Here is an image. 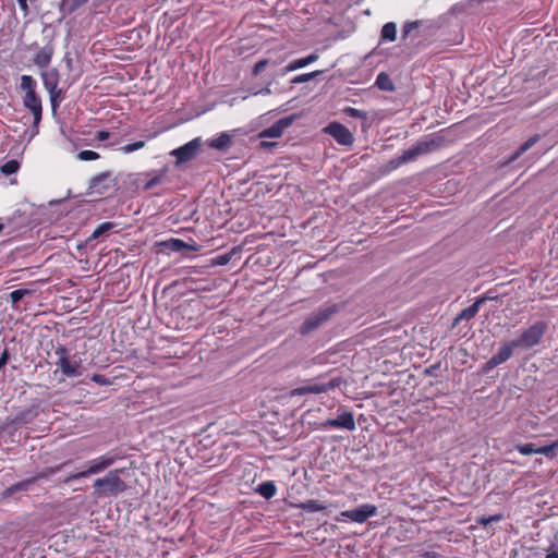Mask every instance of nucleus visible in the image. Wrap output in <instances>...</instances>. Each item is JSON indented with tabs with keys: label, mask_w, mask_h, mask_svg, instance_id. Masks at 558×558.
<instances>
[{
	"label": "nucleus",
	"mask_w": 558,
	"mask_h": 558,
	"mask_svg": "<svg viewBox=\"0 0 558 558\" xmlns=\"http://www.w3.org/2000/svg\"><path fill=\"white\" fill-rule=\"evenodd\" d=\"M114 227H116V223L109 222V221L100 223L94 230V232L89 236L88 241L96 240V239H98L100 236H104V235L108 234Z\"/></svg>",
	"instance_id": "23"
},
{
	"label": "nucleus",
	"mask_w": 558,
	"mask_h": 558,
	"mask_svg": "<svg viewBox=\"0 0 558 558\" xmlns=\"http://www.w3.org/2000/svg\"><path fill=\"white\" fill-rule=\"evenodd\" d=\"M376 85L381 90H389L390 92V90L395 89V86H393V83H392L390 76L387 73H385V72H380L377 75Z\"/></svg>",
	"instance_id": "25"
},
{
	"label": "nucleus",
	"mask_w": 558,
	"mask_h": 558,
	"mask_svg": "<svg viewBox=\"0 0 558 558\" xmlns=\"http://www.w3.org/2000/svg\"><path fill=\"white\" fill-rule=\"evenodd\" d=\"M117 184V179L111 172H102L93 177L89 181L90 194L102 195Z\"/></svg>",
	"instance_id": "11"
},
{
	"label": "nucleus",
	"mask_w": 558,
	"mask_h": 558,
	"mask_svg": "<svg viewBox=\"0 0 558 558\" xmlns=\"http://www.w3.org/2000/svg\"><path fill=\"white\" fill-rule=\"evenodd\" d=\"M109 135H110V134H109V132H107V131H99V132H97V134H96V138H97L98 141H106V140H108V138H109Z\"/></svg>",
	"instance_id": "45"
},
{
	"label": "nucleus",
	"mask_w": 558,
	"mask_h": 558,
	"mask_svg": "<svg viewBox=\"0 0 558 558\" xmlns=\"http://www.w3.org/2000/svg\"><path fill=\"white\" fill-rule=\"evenodd\" d=\"M92 380L101 386H108L111 384L110 379H108L106 376L101 374H94L92 376Z\"/></svg>",
	"instance_id": "40"
},
{
	"label": "nucleus",
	"mask_w": 558,
	"mask_h": 558,
	"mask_svg": "<svg viewBox=\"0 0 558 558\" xmlns=\"http://www.w3.org/2000/svg\"><path fill=\"white\" fill-rule=\"evenodd\" d=\"M420 25V22L418 21H415V22H408L404 26H403V35L407 36L409 35L412 31H414L415 28H417Z\"/></svg>",
	"instance_id": "41"
},
{
	"label": "nucleus",
	"mask_w": 558,
	"mask_h": 558,
	"mask_svg": "<svg viewBox=\"0 0 558 558\" xmlns=\"http://www.w3.org/2000/svg\"><path fill=\"white\" fill-rule=\"evenodd\" d=\"M230 260L229 255L223 254L216 257L217 265H226Z\"/></svg>",
	"instance_id": "44"
},
{
	"label": "nucleus",
	"mask_w": 558,
	"mask_h": 558,
	"mask_svg": "<svg viewBox=\"0 0 558 558\" xmlns=\"http://www.w3.org/2000/svg\"><path fill=\"white\" fill-rule=\"evenodd\" d=\"M271 89L269 87H264L258 92L253 93V95H269Z\"/></svg>",
	"instance_id": "46"
},
{
	"label": "nucleus",
	"mask_w": 558,
	"mask_h": 558,
	"mask_svg": "<svg viewBox=\"0 0 558 558\" xmlns=\"http://www.w3.org/2000/svg\"><path fill=\"white\" fill-rule=\"evenodd\" d=\"M202 140L196 137L185 145L173 149L170 155L175 157V163L181 165L194 159L201 148Z\"/></svg>",
	"instance_id": "10"
},
{
	"label": "nucleus",
	"mask_w": 558,
	"mask_h": 558,
	"mask_svg": "<svg viewBox=\"0 0 558 558\" xmlns=\"http://www.w3.org/2000/svg\"><path fill=\"white\" fill-rule=\"evenodd\" d=\"M436 146L437 144L434 140L418 142L416 145L404 150L401 156L391 159L389 167L397 169L405 162L415 160L421 155L430 153Z\"/></svg>",
	"instance_id": "3"
},
{
	"label": "nucleus",
	"mask_w": 558,
	"mask_h": 558,
	"mask_svg": "<svg viewBox=\"0 0 558 558\" xmlns=\"http://www.w3.org/2000/svg\"><path fill=\"white\" fill-rule=\"evenodd\" d=\"M48 94L50 97L51 108L54 111L59 106V101L62 96V90H53V93H48Z\"/></svg>",
	"instance_id": "36"
},
{
	"label": "nucleus",
	"mask_w": 558,
	"mask_h": 558,
	"mask_svg": "<svg viewBox=\"0 0 558 558\" xmlns=\"http://www.w3.org/2000/svg\"><path fill=\"white\" fill-rule=\"evenodd\" d=\"M294 118L293 117H284L279 119L277 122H275L271 126L263 130L259 133L260 138H278L282 135L283 131L288 129L293 123ZM276 143L267 142L263 140L259 144L262 148H269L275 146Z\"/></svg>",
	"instance_id": "9"
},
{
	"label": "nucleus",
	"mask_w": 558,
	"mask_h": 558,
	"mask_svg": "<svg viewBox=\"0 0 558 558\" xmlns=\"http://www.w3.org/2000/svg\"><path fill=\"white\" fill-rule=\"evenodd\" d=\"M320 73H322L320 71H314V72H311V73L300 74V75L293 77L291 83L292 84L305 83V82H308V81L315 78Z\"/></svg>",
	"instance_id": "28"
},
{
	"label": "nucleus",
	"mask_w": 558,
	"mask_h": 558,
	"mask_svg": "<svg viewBox=\"0 0 558 558\" xmlns=\"http://www.w3.org/2000/svg\"><path fill=\"white\" fill-rule=\"evenodd\" d=\"M161 180L162 175L160 174V172L154 173L153 177L145 183L144 190L153 189L154 186L160 184Z\"/></svg>",
	"instance_id": "34"
},
{
	"label": "nucleus",
	"mask_w": 558,
	"mask_h": 558,
	"mask_svg": "<svg viewBox=\"0 0 558 558\" xmlns=\"http://www.w3.org/2000/svg\"><path fill=\"white\" fill-rule=\"evenodd\" d=\"M341 383H342V380L340 377H335L327 383H314V381L307 383L304 386L292 389L290 392V396L295 397V396H303V395H307V393H314V395L325 393V392H328L329 390L338 388L341 385Z\"/></svg>",
	"instance_id": "8"
},
{
	"label": "nucleus",
	"mask_w": 558,
	"mask_h": 558,
	"mask_svg": "<svg viewBox=\"0 0 558 558\" xmlns=\"http://www.w3.org/2000/svg\"><path fill=\"white\" fill-rule=\"evenodd\" d=\"M267 64H268V60H266V59L259 60V61L255 64V66H254V69H253V73H254L255 75H258L260 72H263V71H264V69L267 66Z\"/></svg>",
	"instance_id": "42"
},
{
	"label": "nucleus",
	"mask_w": 558,
	"mask_h": 558,
	"mask_svg": "<svg viewBox=\"0 0 558 558\" xmlns=\"http://www.w3.org/2000/svg\"><path fill=\"white\" fill-rule=\"evenodd\" d=\"M336 312L335 307H324L308 315L300 327V333L305 336L318 329Z\"/></svg>",
	"instance_id": "7"
},
{
	"label": "nucleus",
	"mask_w": 558,
	"mask_h": 558,
	"mask_svg": "<svg viewBox=\"0 0 558 558\" xmlns=\"http://www.w3.org/2000/svg\"><path fill=\"white\" fill-rule=\"evenodd\" d=\"M187 245L180 239H172L169 241V247L174 252L183 251Z\"/></svg>",
	"instance_id": "37"
},
{
	"label": "nucleus",
	"mask_w": 558,
	"mask_h": 558,
	"mask_svg": "<svg viewBox=\"0 0 558 558\" xmlns=\"http://www.w3.org/2000/svg\"><path fill=\"white\" fill-rule=\"evenodd\" d=\"M518 349L513 340L502 343L498 352L494 354L485 364L484 369L486 372L495 368L496 366L507 362L513 354V351Z\"/></svg>",
	"instance_id": "12"
},
{
	"label": "nucleus",
	"mask_w": 558,
	"mask_h": 558,
	"mask_svg": "<svg viewBox=\"0 0 558 558\" xmlns=\"http://www.w3.org/2000/svg\"><path fill=\"white\" fill-rule=\"evenodd\" d=\"M54 48L51 44L41 47L35 54L33 61L39 68H47L51 62Z\"/></svg>",
	"instance_id": "18"
},
{
	"label": "nucleus",
	"mask_w": 558,
	"mask_h": 558,
	"mask_svg": "<svg viewBox=\"0 0 558 558\" xmlns=\"http://www.w3.org/2000/svg\"><path fill=\"white\" fill-rule=\"evenodd\" d=\"M35 478H31V480H27V481H23L21 483H17L13 486H11L9 489H8V493L9 494H12L14 492H17V490H23V489H27V487L34 483Z\"/></svg>",
	"instance_id": "35"
},
{
	"label": "nucleus",
	"mask_w": 558,
	"mask_h": 558,
	"mask_svg": "<svg viewBox=\"0 0 558 558\" xmlns=\"http://www.w3.org/2000/svg\"><path fill=\"white\" fill-rule=\"evenodd\" d=\"M539 141V135L535 134L531 136L527 141H525L510 157L509 161H513L519 158L522 154L527 151L532 146H534Z\"/></svg>",
	"instance_id": "22"
},
{
	"label": "nucleus",
	"mask_w": 558,
	"mask_h": 558,
	"mask_svg": "<svg viewBox=\"0 0 558 558\" xmlns=\"http://www.w3.org/2000/svg\"><path fill=\"white\" fill-rule=\"evenodd\" d=\"M301 508L307 512H318L327 508V506L319 500L310 499L301 505Z\"/></svg>",
	"instance_id": "26"
},
{
	"label": "nucleus",
	"mask_w": 558,
	"mask_h": 558,
	"mask_svg": "<svg viewBox=\"0 0 558 558\" xmlns=\"http://www.w3.org/2000/svg\"><path fill=\"white\" fill-rule=\"evenodd\" d=\"M232 143V138L228 133H220L217 137L208 141V146L220 151L227 150Z\"/></svg>",
	"instance_id": "19"
},
{
	"label": "nucleus",
	"mask_w": 558,
	"mask_h": 558,
	"mask_svg": "<svg viewBox=\"0 0 558 558\" xmlns=\"http://www.w3.org/2000/svg\"><path fill=\"white\" fill-rule=\"evenodd\" d=\"M145 144L146 143L144 141H138V142H134L131 144H126V145L120 147L119 150L122 151L123 154H131L135 150L142 149L143 147H145Z\"/></svg>",
	"instance_id": "29"
},
{
	"label": "nucleus",
	"mask_w": 558,
	"mask_h": 558,
	"mask_svg": "<svg viewBox=\"0 0 558 558\" xmlns=\"http://www.w3.org/2000/svg\"><path fill=\"white\" fill-rule=\"evenodd\" d=\"M322 426L324 428L332 427V428H340V429H347V430H354L355 429V421L354 415L351 411H341L339 415L336 418H328L326 420Z\"/></svg>",
	"instance_id": "15"
},
{
	"label": "nucleus",
	"mask_w": 558,
	"mask_h": 558,
	"mask_svg": "<svg viewBox=\"0 0 558 558\" xmlns=\"http://www.w3.org/2000/svg\"><path fill=\"white\" fill-rule=\"evenodd\" d=\"M98 158L99 154L94 150H82L77 154V159L83 161L97 160Z\"/></svg>",
	"instance_id": "32"
},
{
	"label": "nucleus",
	"mask_w": 558,
	"mask_h": 558,
	"mask_svg": "<svg viewBox=\"0 0 558 558\" xmlns=\"http://www.w3.org/2000/svg\"><path fill=\"white\" fill-rule=\"evenodd\" d=\"M324 131L332 136L338 144L349 146L353 144L354 137L348 128L338 122L327 125Z\"/></svg>",
	"instance_id": "14"
},
{
	"label": "nucleus",
	"mask_w": 558,
	"mask_h": 558,
	"mask_svg": "<svg viewBox=\"0 0 558 558\" xmlns=\"http://www.w3.org/2000/svg\"><path fill=\"white\" fill-rule=\"evenodd\" d=\"M93 487L99 497H116L125 490L126 485L119 476V470H112L105 476L97 478Z\"/></svg>",
	"instance_id": "2"
},
{
	"label": "nucleus",
	"mask_w": 558,
	"mask_h": 558,
	"mask_svg": "<svg viewBox=\"0 0 558 558\" xmlns=\"http://www.w3.org/2000/svg\"><path fill=\"white\" fill-rule=\"evenodd\" d=\"M256 492L266 499L272 498L277 493V487L274 482L267 481L258 485Z\"/></svg>",
	"instance_id": "21"
},
{
	"label": "nucleus",
	"mask_w": 558,
	"mask_h": 558,
	"mask_svg": "<svg viewBox=\"0 0 558 558\" xmlns=\"http://www.w3.org/2000/svg\"><path fill=\"white\" fill-rule=\"evenodd\" d=\"M114 462H116V457H113V456H109V454L100 456V457L89 461L88 468L86 470L71 474L68 477H65L62 482L64 484H70L74 480H78L82 477H87V476H90L94 474H98V473L105 471L106 469H108L109 466H111Z\"/></svg>",
	"instance_id": "6"
},
{
	"label": "nucleus",
	"mask_w": 558,
	"mask_h": 558,
	"mask_svg": "<svg viewBox=\"0 0 558 558\" xmlns=\"http://www.w3.org/2000/svg\"><path fill=\"white\" fill-rule=\"evenodd\" d=\"M22 10H27V0H16Z\"/></svg>",
	"instance_id": "48"
},
{
	"label": "nucleus",
	"mask_w": 558,
	"mask_h": 558,
	"mask_svg": "<svg viewBox=\"0 0 558 558\" xmlns=\"http://www.w3.org/2000/svg\"><path fill=\"white\" fill-rule=\"evenodd\" d=\"M40 76L43 80L44 87L48 93H53V90H61L60 88H58L59 72L57 69H46L41 71Z\"/></svg>",
	"instance_id": "16"
},
{
	"label": "nucleus",
	"mask_w": 558,
	"mask_h": 558,
	"mask_svg": "<svg viewBox=\"0 0 558 558\" xmlns=\"http://www.w3.org/2000/svg\"><path fill=\"white\" fill-rule=\"evenodd\" d=\"M54 354L57 356L56 365L66 377H78L82 375L80 369V360L76 355L70 356L68 350L63 345L57 347Z\"/></svg>",
	"instance_id": "4"
},
{
	"label": "nucleus",
	"mask_w": 558,
	"mask_h": 558,
	"mask_svg": "<svg viewBox=\"0 0 558 558\" xmlns=\"http://www.w3.org/2000/svg\"><path fill=\"white\" fill-rule=\"evenodd\" d=\"M36 86L37 83L31 75H22L21 76V89L25 93L23 97V105L25 108H27L34 117V129L35 133H37L38 124L41 120V113H43V104L39 96L36 94Z\"/></svg>",
	"instance_id": "1"
},
{
	"label": "nucleus",
	"mask_w": 558,
	"mask_h": 558,
	"mask_svg": "<svg viewBox=\"0 0 558 558\" xmlns=\"http://www.w3.org/2000/svg\"><path fill=\"white\" fill-rule=\"evenodd\" d=\"M19 168L20 163L16 160H9L1 167V171L4 174L10 175L15 173L19 170Z\"/></svg>",
	"instance_id": "31"
},
{
	"label": "nucleus",
	"mask_w": 558,
	"mask_h": 558,
	"mask_svg": "<svg viewBox=\"0 0 558 558\" xmlns=\"http://www.w3.org/2000/svg\"><path fill=\"white\" fill-rule=\"evenodd\" d=\"M558 446V442H554L548 446L537 447L536 453L544 454L546 457H554L555 456V448Z\"/></svg>",
	"instance_id": "33"
},
{
	"label": "nucleus",
	"mask_w": 558,
	"mask_h": 558,
	"mask_svg": "<svg viewBox=\"0 0 558 558\" xmlns=\"http://www.w3.org/2000/svg\"><path fill=\"white\" fill-rule=\"evenodd\" d=\"M397 38V26L393 22L386 23L381 28V39L395 41Z\"/></svg>",
	"instance_id": "24"
},
{
	"label": "nucleus",
	"mask_w": 558,
	"mask_h": 558,
	"mask_svg": "<svg viewBox=\"0 0 558 558\" xmlns=\"http://www.w3.org/2000/svg\"><path fill=\"white\" fill-rule=\"evenodd\" d=\"M377 514V508L371 504H363L360 507L351 510H345L340 513L341 517L347 518L356 523H364L368 518Z\"/></svg>",
	"instance_id": "13"
},
{
	"label": "nucleus",
	"mask_w": 558,
	"mask_h": 558,
	"mask_svg": "<svg viewBox=\"0 0 558 558\" xmlns=\"http://www.w3.org/2000/svg\"><path fill=\"white\" fill-rule=\"evenodd\" d=\"M487 300L486 296H481L476 299V301L470 305L469 307L462 310L460 314L453 319L452 326H457L461 320H470L476 316L480 311V306Z\"/></svg>",
	"instance_id": "17"
},
{
	"label": "nucleus",
	"mask_w": 558,
	"mask_h": 558,
	"mask_svg": "<svg viewBox=\"0 0 558 558\" xmlns=\"http://www.w3.org/2000/svg\"><path fill=\"white\" fill-rule=\"evenodd\" d=\"M515 449L523 456H530L536 453L537 447L534 444H520L515 446Z\"/></svg>",
	"instance_id": "30"
},
{
	"label": "nucleus",
	"mask_w": 558,
	"mask_h": 558,
	"mask_svg": "<svg viewBox=\"0 0 558 558\" xmlns=\"http://www.w3.org/2000/svg\"><path fill=\"white\" fill-rule=\"evenodd\" d=\"M344 112L347 116H349L351 118H365L366 117L365 112H363L356 108H352V107L345 108Z\"/></svg>",
	"instance_id": "39"
},
{
	"label": "nucleus",
	"mask_w": 558,
	"mask_h": 558,
	"mask_svg": "<svg viewBox=\"0 0 558 558\" xmlns=\"http://www.w3.org/2000/svg\"><path fill=\"white\" fill-rule=\"evenodd\" d=\"M545 558H558V551L556 550H548Z\"/></svg>",
	"instance_id": "47"
},
{
	"label": "nucleus",
	"mask_w": 558,
	"mask_h": 558,
	"mask_svg": "<svg viewBox=\"0 0 558 558\" xmlns=\"http://www.w3.org/2000/svg\"><path fill=\"white\" fill-rule=\"evenodd\" d=\"M75 4H69V0H63L60 10L66 13H71L75 10Z\"/></svg>",
	"instance_id": "43"
},
{
	"label": "nucleus",
	"mask_w": 558,
	"mask_h": 558,
	"mask_svg": "<svg viewBox=\"0 0 558 558\" xmlns=\"http://www.w3.org/2000/svg\"><path fill=\"white\" fill-rule=\"evenodd\" d=\"M316 60H318V54H316V53H312L305 58L294 60L286 66V72H291V71H295L298 69L304 68V66L315 62Z\"/></svg>",
	"instance_id": "20"
},
{
	"label": "nucleus",
	"mask_w": 558,
	"mask_h": 558,
	"mask_svg": "<svg viewBox=\"0 0 558 558\" xmlns=\"http://www.w3.org/2000/svg\"><path fill=\"white\" fill-rule=\"evenodd\" d=\"M501 520V515L500 514H496V515H490V517H482L477 520V522L482 525H488L493 522H498Z\"/></svg>",
	"instance_id": "38"
},
{
	"label": "nucleus",
	"mask_w": 558,
	"mask_h": 558,
	"mask_svg": "<svg viewBox=\"0 0 558 558\" xmlns=\"http://www.w3.org/2000/svg\"><path fill=\"white\" fill-rule=\"evenodd\" d=\"M31 294V291L27 289H17L10 293V301L13 306H16V304L26 295Z\"/></svg>",
	"instance_id": "27"
},
{
	"label": "nucleus",
	"mask_w": 558,
	"mask_h": 558,
	"mask_svg": "<svg viewBox=\"0 0 558 558\" xmlns=\"http://www.w3.org/2000/svg\"><path fill=\"white\" fill-rule=\"evenodd\" d=\"M546 331V325L543 322H537L527 329L523 330L518 339H514L518 349L529 350L538 344Z\"/></svg>",
	"instance_id": "5"
}]
</instances>
